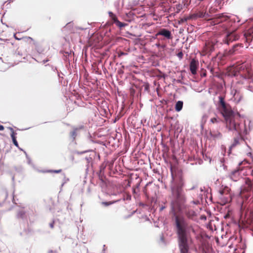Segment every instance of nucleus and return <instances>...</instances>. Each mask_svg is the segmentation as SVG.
<instances>
[{"mask_svg": "<svg viewBox=\"0 0 253 253\" xmlns=\"http://www.w3.org/2000/svg\"><path fill=\"white\" fill-rule=\"evenodd\" d=\"M171 189L172 196L170 203L171 211L176 227L179 248L180 253H188L189 245L193 242L190 232L195 234L196 229L192 225L188 224L183 215L178 214L183 212L188 207L182 185H174L171 186Z\"/></svg>", "mask_w": 253, "mask_h": 253, "instance_id": "obj_1", "label": "nucleus"}, {"mask_svg": "<svg viewBox=\"0 0 253 253\" xmlns=\"http://www.w3.org/2000/svg\"><path fill=\"white\" fill-rule=\"evenodd\" d=\"M218 108L226 122V128L238 134H247L250 130L251 122L243 121L238 113L234 112L230 105L224 101L222 96H218Z\"/></svg>", "mask_w": 253, "mask_h": 253, "instance_id": "obj_2", "label": "nucleus"}, {"mask_svg": "<svg viewBox=\"0 0 253 253\" xmlns=\"http://www.w3.org/2000/svg\"><path fill=\"white\" fill-rule=\"evenodd\" d=\"M238 39L239 36L236 33L234 32H230L226 35L225 38L223 40V42L228 45L230 42L236 41L238 40Z\"/></svg>", "mask_w": 253, "mask_h": 253, "instance_id": "obj_3", "label": "nucleus"}, {"mask_svg": "<svg viewBox=\"0 0 253 253\" xmlns=\"http://www.w3.org/2000/svg\"><path fill=\"white\" fill-rule=\"evenodd\" d=\"M163 36L168 39L172 38L171 34L170 31L166 29H162L156 34V36Z\"/></svg>", "mask_w": 253, "mask_h": 253, "instance_id": "obj_4", "label": "nucleus"}, {"mask_svg": "<svg viewBox=\"0 0 253 253\" xmlns=\"http://www.w3.org/2000/svg\"><path fill=\"white\" fill-rule=\"evenodd\" d=\"M253 189V182L249 178H246L245 181L243 191H249Z\"/></svg>", "mask_w": 253, "mask_h": 253, "instance_id": "obj_5", "label": "nucleus"}, {"mask_svg": "<svg viewBox=\"0 0 253 253\" xmlns=\"http://www.w3.org/2000/svg\"><path fill=\"white\" fill-rule=\"evenodd\" d=\"M198 64V62L195 59L191 60L190 64V70L193 75H195L197 73Z\"/></svg>", "mask_w": 253, "mask_h": 253, "instance_id": "obj_6", "label": "nucleus"}, {"mask_svg": "<svg viewBox=\"0 0 253 253\" xmlns=\"http://www.w3.org/2000/svg\"><path fill=\"white\" fill-rule=\"evenodd\" d=\"M240 174V169H237L231 172L230 177L233 181H236L239 179Z\"/></svg>", "mask_w": 253, "mask_h": 253, "instance_id": "obj_7", "label": "nucleus"}, {"mask_svg": "<svg viewBox=\"0 0 253 253\" xmlns=\"http://www.w3.org/2000/svg\"><path fill=\"white\" fill-rule=\"evenodd\" d=\"M185 215L189 219H193L196 216V212L193 210H185L184 211Z\"/></svg>", "mask_w": 253, "mask_h": 253, "instance_id": "obj_8", "label": "nucleus"}, {"mask_svg": "<svg viewBox=\"0 0 253 253\" xmlns=\"http://www.w3.org/2000/svg\"><path fill=\"white\" fill-rule=\"evenodd\" d=\"M9 129L10 130V131H11V138L12 139V141H13V144H14V145L17 147V148H19V145H18V143L16 139V137H15V134H16V133H15L14 131V130L12 128V127H9Z\"/></svg>", "mask_w": 253, "mask_h": 253, "instance_id": "obj_9", "label": "nucleus"}, {"mask_svg": "<svg viewBox=\"0 0 253 253\" xmlns=\"http://www.w3.org/2000/svg\"><path fill=\"white\" fill-rule=\"evenodd\" d=\"M210 134L214 138H220L222 136L221 133L218 131L211 130L210 131Z\"/></svg>", "mask_w": 253, "mask_h": 253, "instance_id": "obj_10", "label": "nucleus"}, {"mask_svg": "<svg viewBox=\"0 0 253 253\" xmlns=\"http://www.w3.org/2000/svg\"><path fill=\"white\" fill-rule=\"evenodd\" d=\"M17 216L18 218L25 219L27 218L26 212L23 209H21L18 211Z\"/></svg>", "mask_w": 253, "mask_h": 253, "instance_id": "obj_11", "label": "nucleus"}, {"mask_svg": "<svg viewBox=\"0 0 253 253\" xmlns=\"http://www.w3.org/2000/svg\"><path fill=\"white\" fill-rule=\"evenodd\" d=\"M183 103L182 101H178L175 106V109L176 111L179 112L180 111L183 107Z\"/></svg>", "mask_w": 253, "mask_h": 253, "instance_id": "obj_12", "label": "nucleus"}, {"mask_svg": "<svg viewBox=\"0 0 253 253\" xmlns=\"http://www.w3.org/2000/svg\"><path fill=\"white\" fill-rule=\"evenodd\" d=\"M121 199H118L117 200H116V201H112V202H103L101 203V204L105 207H107V206H109L113 204H114L116 202H119L121 201Z\"/></svg>", "mask_w": 253, "mask_h": 253, "instance_id": "obj_13", "label": "nucleus"}, {"mask_svg": "<svg viewBox=\"0 0 253 253\" xmlns=\"http://www.w3.org/2000/svg\"><path fill=\"white\" fill-rule=\"evenodd\" d=\"M206 12H203L202 11H200L198 12L197 13L194 15V16L196 18H204L206 16Z\"/></svg>", "mask_w": 253, "mask_h": 253, "instance_id": "obj_14", "label": "nucleus"}, {"mask_svg": "<svg viewBox=\"0 0 253 253\" xmlns=\"http://www.w3.org/2000/svg\"><path fill=\"white\" fill-rule=\"evenodd\" d=\"M78 130V128H74L73 131L70 132V136L74 140L76 137L77 135V131Z\"/></svg>", "mask_w": 253, "mask_h": 253, "instance_id": "obj_15", "label": "nucleus"}, {"mask_svg": "<svg viewBox=\"0 0 253 253\" xmlns=\"http://www.w3.org/2000/svg\"><path fill=\"white\" fill-rule=\"evenodd\" d=\"M209 114H207V113H205L204 114H203V116H202V124H204L206 123L208 119L209 118Z\"/></svg>", "mask_w": 253, "mask_h": 253, "instance_id": "obj_16", "label": "nucleus"}, {"mask_svg": "<svg viewBox=\"0 0 253 253\" xmlns=\"http://www.w3.org/2000/svg\"><path fill=\"white\" fill-rule=\"evenodd\" d=\"M127 25V24L125 23H122L120 22L118 20H116V25L118 27H119L120 28H122L123 27H124Z\"/></svg>", "mask_w": 253, "mask_h": 253, "instance_id": "obj_17", "label": "nucleus"}, {"mask_svg": "<svg viewBox=\"0 0 253 253\" xmlns=\"http://www.w3.org/2000/svg\"><path fill=\"white\" fill-rule=\"evenodd\" d=\"M239 137L235 138L234 140L233 143L231 145L230 149H231V148L234 147L235 146H236L239 143Z\"/></svg>", "mask_w": 253, "mask_h": 253, "instance_id": "obj_18", "label": "nucleus"}, {"mask_svg": "<svg viewBox=\"0 0 253 253\" xmlns=\"http://www.w3.org/2000/svg\"><path fill=\"white\" fill-rule=\"evenodd\" d=\"M218 18H225V19H227L230 18V16L227 15L225 13H221L219 15Z\"/></svg>", "mask_w": 253, "mask_h": 253, "instance_id": "obj_19", "label": "nucleus"}, {"mask_svg": "<svg viewBox=\"0 0 253 253\" xmlns=\"http://www.w3.org/2000/svg\"><path fill=\"white\" fill-rule=\"evenodd\" d=\"M238 46V44H235L234 45L232 48L229 50V53L230 54H233L235 51V48L236 47Z\"/></svg>", "mask_w": 253, "mask_h": 253, "instance_id": "obj_20", "label": "nucleus"}, {"mask_svg": "<svg viewBox=\"0 0 253 253\" xmlns=\"http://www.w3.org/2000/svg\"><path fill=\"white\" fill-rule=\"evenodd\" d=\"M24 153L26 155V158L28 160V163L29 165H32V160H31V159L28 157V155L27 154V153L26 152V151H24Z\"/></svg>", "mask_w": 253, "mask_h": 253, "instance_id": "obj_21", "label": "nucleus"}, {"mask_svg": "<svg viewBox=\"0 0 253 253\" xmlns=\"http://www.w3.org/2000/svg\"><path fill=\"white\" fill-rule=\"evenodd\" d=\"M61 170H62L61 169L54 170H49L47 171L46 172H54V173H60L61 171Z\"/></svg>", "mask_w": 253, "mask_h": 253, "instance_id": "obj_22", "label": "nucleus"}, {"mask_svg": "<svg viewBox=\"0 0 253 253\" xmlns=\"http://www.w3.org/2000/svg\"><path fill=\"white\" fill-rule=\"evenodd\" d=\"M210 122L212 123H217L218 121L216 118H213L210 120Z\"/></svg>", "mask_w": 253, "mask_h": 253, "instance_id": "obj_23", "label": "nucleus"}, {"mask_svg": "<svg viewBox=\"0 0 253 253\" xmlns=\"http://www.w3.org/2000/svg\"><path fill=\"white\" fill-rule=\"evenodd\" d=\"M188 18H183L180 19L179 23H184L185 22H186L188 20Z\"/></svg>", "mask_w": 253, "mask_h": 253, "instance_id": "obj_24", "label": "nucleus"}, {"mask_svg": "<svg viewBox=\"0 0 253 253\" xmlns=\"http://www.w3.org/2000/svg\"><path fill=\"white\" fill-rule=\"evenodd\" d=\"M183 53L182 52H179V53H178L177 54V56L179 58H182V57H183Z\"/></svg>", "mask_w": 253, "mask_h": 253, "instance_id": "obj_25", "label": "nucleus"}, {"mask_svg": "<svg viewBox=\"0 0 253 253\" xmlns=\"http://www.w3.org/2000/svg\"><path fill=\"white\" fill-rule=\"evenodd\" d=\"M111 19L113 21L114 23L116 24V20H118L116 16L114 15Z\"/></svg>", "mask_w": 253, "mask_h": 253, "instance_id": "obj_26", "label": "nucleus"}, {"mask_svg": "<svg viewBox=\"0 0 253 253\" xmlns=\"http://www.w3.org/2000/svg\"><path fill=\"white\" fill-rule=\"evenodd\" d=\"M108 14L111 18H112L114 15H115L113 12H112L111 11H109L108 12Z\"/></svg>", "mask_w": 253, "mask_h": 253, "instance_id": "obj_27", "label": "nucleus"}, {"mask_svg": "<svg viewBox=\"0 0 253 253\" xmlns=\"http://www.w3.org/2000/svg\"><path fill=\"white\" fill-rule=\"evenodd\" d=\"M64 179H65V181L64 182H63V183L62 184V185H61L62 187L64 185V184L67 181L69 180L68 178L66 179V178H65V174H64Z\"/></svg>", "mask_w": 253, "mask_h": 253, "instance_id": "obj_28", "label": "nucleus"}, {"mask_svg": "<svg viewBox=\"0 0 253 253\" xmlns=\"http://www.w3.org/2000/svg\"><path fill=\"white\" fill-rule=\"evenodd\" d=\"M14 38L16 39V40H21V39H23L24 38H18V37H17L16 36V35H14Z\"/></svg>", "mask_w": 253, "mask_h": 253, "instance_id": "obj_29", "label": "nucleus"}, {"mask_svg": "<svg viewBox=\"0 0 253 253\" xmlns=\"http://www.w3.org/2000/svg\"><path fill=\"white\" fill-rule=\"evenodd\" d=\"M192 203L194 204H195V205H197L198 204V203H199V202L198 201H192L191 202Z\"/></svg>", "mask_w": 253, "mask_h": 253, "instance_id": "obj_30", "label": "nucleus"}, {"mask_svg": "<svg viewBox=\"0 0 253 253\" xmlns=\"http://www.w3.org/2000/svg\"><path fill=\"white\" fill-rule=\"evenodd\" d=\"M49 226L51 228H53V227H54V222H52L51 223H50L49 224Z\"/></svg>", "mask_w": 253, "mask_h": 253, "instance_id": "obj_31", "label": "nucleus"}, {"mask_svg": "<svg viewBox=\"0 0 253 253\" xmlns=\"http://www.w3.org/2000/svg\"><path fill=\"white\" fill-rule=\"evenodd\" d=\"M247 89L250 91H252V86L249 85L247 86Z\"/></svg>", "mask_w": 253, "mask_h": 253, "instance_id": "obj_32", "label": "nucleus"}, {"mask_svg": "<svg viewBox=\"0 0 253 253\" xmlns=\"http://www.w3.org/2000/svg\"><path fill=\"white\" fill-rule=\"evenodd\" d=\"M4 129V126L0 125V130H3Z\"/></svg>", "mask_w": 253, "mask_h": 253, "instance_id": "obj_33", "label": "nucleus"}, {"mask_svg": "<svg viewBox=\"0 0 253 253\" xmlns=\"http://www.w3.org/2000/svg\"><path fill=\"white\" fill-rule=\"evenodd\" d=\"M196 186H194L192 187H191V188L189 189L188 190H192L195 189L196 188Z\"/></svg>", "mask_w": 253, "mask_h": 253, "instance_id": "obj_34", "label": "nucleus"}, {"mask_svg": "<svg viewBox=\"0 0 253 253\" xmlns=\"http://www.w3.org/2000/svg\"><path fill=\"white\" fill-rule=\"evenodd\" d=\"M24 39H28V40H33L32 38H31V37H26Z\"/></svg>", "mask_w": 253, "mask_h": 253, "instance_id": "obj_35", "label": "nucleus"}, {"mask_svg": "<svg viewBox=\"0 0 253 253\" xmlns=\"http://www.w3.org/2000/svg\"><path fill=\"white\" fill-rule=\"evenodd\" d=\"M88 151H84V152H80V153H79V154H84V153L87 152H88Z\"/></svg>", "mask_w": 253, "mask_h": 253, "instance_id": "obj_36", "label": "nucleus"}, {"mask_svg": "<svg viewBox=\"0 0 253 253\" xmlns=\"http://www.w3.org/2000/svg\"><path fill=\"white\" fill-rule=\"evenodd\" d=\"M47 61H48V60H44L42 61V62L43 64L45 63L46 62H47Z\"/></svg>", "mask_w": 253, "mask_h": 253, "instance_id": "obj_37", "label": "nucleus"}, {"mask_svg": "<svg viewBox=\"0 0 253 253\" xmlns=\"http://www.w3.org/2000/svg\"><path fill=\"white\" fill-rule=\"evenodd\" d=\"M52 69L53 70V71H55V70H57V69L56 68H54L53 67H52Z\"/></svg>", "mask_w": 253, "mask_h": 253, "instance_id": "obj_38", "label": "nucleus"}, {"mask_svg": "<svg viewBox=\"0 0 253 253\" xmlns=\"http://www.w3.org/2000/svg\"><path fill=\"white\" fill-rule=\"evenodd\" d=\"M219 192H220V194L221 195H222L223 194V191H220Z\"/></svg>", "mask_w": 253, "mask_h": 253, "instance_id": "obj_39", "label": "nucleus"}, {"mask_svg": "<svg viewBox=\"0 0 253 253\" xmlns=\"http://www.w3.org/2000/svg\"><path fill=\"white\" fill-rule=\"evenodd\" d=\"M18 148L19 150H21V151H23L24 152L25 151H24L22 148H20L19 147V148Z\"/></svg>", "mask_w": 253, "mask_h": 253, "instance_id": "obj_40", "label": "nucleus"}, {"mask_svg": "<svg viewBox=\"0 0 253 253\" xmlns=\"http://www.w3.org/2000/svg\"><path fill=\"white\" fill-rule=\"evenodd\" d=\"M5 196L7 197V192H5Z\"/></svg>", "mask_w": 253, "mask_h": 253, "instance_id": "obj_41", "label": "nucleus"}, {"mask_svg": "<svg viewBox=\"0 0 253 253\" xmlns=\"http://www.w3.org/2000/svg\"><path fill=\"white\" fill-rule=\"evenodd\" d=\"M164 207H162V208H161V210H163V209H164Z\"/></svg>", "mask_w": 253, "mask_h": 253, "instance_id": "obj_42", "label": "nucleus"}, {"mask_svg": "<svg viewBox=\"0 0 253 253\" xmlns=\"http://www.w3.org/2000/svg\"><path fill=\"white\" fill-rule=\"evenodd\" d=\"M123 201H125V198H124L123 199Z\"/></svg>", "mask_w": 253, "mask_h": 253, "instance_id": "obj_43", "label": "nucleus"}, {"mask_svg": "<svg viewBox=\"0 0 253 253\" xmlns=\"http://www.w3.org/2000/svg\"><path fill=\"white\" fill-rule=\"evenodd\" d=\"M221 163H223L222 160H221Z\"/></svg>", "mask_w": 253, "mask_h": 253, "instance_id": "obj_44", "label": "nucleus"}]
</instances>
